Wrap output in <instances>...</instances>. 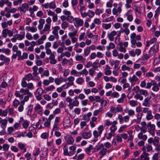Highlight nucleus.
Instances as JSON below:
<instances>
[{
    "label": "nucleus",
    "mask_w": 160,
    "mask_h": 160,
    "mask_svg": "<svg viewBox=\"0 0 160 160\" xmlns=\"http://www.w3.org/2000/svg\"><path fill=\"white\" fill-rule=\"evenodd\" d=\"M20 92L21 93H23L24 95H27L24 97L23 100L21 101V104H24L25 102L28 101L29 99V98L32 96V94L28 89H24L22 88L20 89Z\"/></svg>",
    "instance_id": "f257e3e1"
},
{
    "label": "nucleus",
    "mask_w": 160,
    "mask_h": 160,
    "mask_svg": "<svg viewBox=\"0 0 160 160\" xmlns=\"http://www.w3.org/2000/svg\"><path fill=\"white\" fill-rule=\"evenodd\" d=\"M66 101L69 103L68 106L70 109H72L74 106L77 107L79 105V102L78 100L73 101L69 97H68L66 98Z\"/></svg>",
    "instance_id": "f03ea898"
},
{
    "label": "nucleus",
    "mask_w": 160,
    "mask_h": 160,
    "mask_svg": "<svg viewBox=\"0 0 160 160\" xmlns=\"http://www.w3.org/2000/svg\"><path fill=\"white\" fill-rule=\"evenodd\" d=\"M76 149V147L74 146L69 147V150L67 148H65L64 149V154L65 156H71L75 154Z\"/></svg>",
    "instance_id": "7ed1b4c3"
},
{
    "label": "nucleus",
    "mask_w": 160,
    "mask_h": 160,
    "mask_svg": "<svg viewBox=\"0 0 160 160\" xmlns=\"http://www.w3.org/2000/svg\"><path fill=\"white\" fill-rule=\"evenodd\" d=\"M123 111V108L120 105H118L116 107L113 106H111L110 109V111L114 113H116L118 112H122Z\"/></svg>",
    "instance_id": "20e7f679"
},
{
    "label": "nucleus",
    "mask_w": 160,
    "mask_h": 160,
    "mask_svg": "<svg viewBox=\"0 0 160 160\" xmlns=\"http://www.w3.org/2000/svg\"><path fill=\"white\" fill-rule=\"evenodd\" d=\"M42 6L46 9H54L56 7V5L55 1L51 2L50 3L47 2L42 5Z\"/></svg>",
    "instance_id": "39448f33"
},
{
    "label": "nucleus",
    "mask_w": 160,
    "mask_h": 160,
    "mask_svg": "<svg viewBox=\"0 0 160 160\" xmlns=\"http://www.w3.org/2000/svg\"><path fill=\"white\" fill-rule=\"evenodd\" d=\"M84 23L83 21L79 18H74V24L76 28H79L82 26Z\"/></svg>",
    "instance_id": "423d86ee"
},
{
    "label": "nucleus",
    "mask_w": 160,
    "mask_h": 160,
    "mask_svg": "<svg viewBox=\"0 0 160 160\" xmlns=\"http://www.w3.org/2000/svg\"><path fill=\"white\" fill-rule=\"evenodd\" d=\"M2 35L3 38H6L8 35L9 37H11L13 35V33L11 30L8 29H4L2 32Z\"/></svg>",
    "instance_id": "0eeeda50"
},
{
    "label": "nucleus",
    "mask_w": 160,
    "mask_h": 160,
    "mask_svg": "<svg viewBox=\"0 0 160 160\" xmlns=\"http://www.w3.org/2000/svg\"><path fill=\"white\" fill-rule=\"evenodd\" d=\"M28 4L26 3L23 4L22 6L19 7L18 9L19 10L21 14H24L26 11V10L28 9Z\"/></svg>",
    "instance_id": "6e6552de"
},
{
    "label": "nucleus",
    "mask_w": 160,
    "mask_h": 160,
    "mask_svg": "<svg viewBox=\"0 0 160 160\" xmlns=\"http://www.w3.org/2000/svg\"><path fill=\"white\" fill-rule=\"evenodd\" d=\"M155 51V49L150 48L148 53H146L143 56V59L146 60H147L150 57L153 56L155 54L154 52Z\"/></svg>",
    "instance_id": "1a4fd4ad"
},
{
    "label": "nucleus",
    "mask_w": 160,
    "mask_h": 160,
    "mask_svg": "<svg viewBox=\"0 0 160 160\" xmlns=\"http://www.w3.org/2000/svg\"><path fill=\"white\" fill-rule=\"evenodd\" d=\"M34 111L40 115H42L43 112V108L40 104H37L34 108Z\"/></svg>",
    "instance_id": "9d476101"
},
{
    "label": "nucleus",
    "mask_w": 160,
    "mask_h": 160,
    "mask_svg": "<svg viewBox=\"0 0 160 160\" xmlns=\"http://www.w3.org/2000/svg\"><path fill=\"white\" fill-rule=\"evenodd\" d=\"M51 26L45 24L42 29L40 30V33L41 34H43L45 33H48L50 31Z\"/></svg>",
    "instance_id": "9b49d317"
},
{
    "label": "nucleus",
    "mask_w": 160,
    "mask_h": 160,
    "mask_svg": "<svg viewBox=\"0 0 160 160\" xmlns=\"http://www.w3.org/2000/svg\"><path fill=\"white\" fill-rule=\"evenodd\" d=\"M43 90L41 88H38L37 89V91L35 92V95L37 100L38 101H40L42 99L41 96L42 94Z\"/></svg>",
    "instance_id": "f8f14e48"
},
{
    "label": "nucleus",
    "mask_w": 160,
    "mask_h": 160,
    "mask_svg": "<svg viewBox=\"0 0 160 160\" xmlns=\"http://www.w3.org/2000/svg\"><path fill=\"white\" fill-rule=\"evenodd\" d=\"M138 80V78L135 75H133L132 76L129 77L128 78L129 82L133 85H135Z\"/></svg>",
    "instance_id": "ddd939ff"
},
{
    "label": "nucleus",
    "mask_w": 160,
    "mask_h": 160,
    "mask_svg": "<svg viewBox=\"0 0 160 160\" xmlns=\"http://www.w3.org/2000/svg\"><path fill=\"white\" fill-rule=\"evenodd\" d=\"M117 34V32L115 31H113L110 33H108L107 35L108 39L111 41H113L114 40V37Z\"/></svg>",
    "instance_id": "4468645a"
},
{
    "label": "nucleus",
    "mask_w": 160,
    "mask_h": 160,
    "mask_svg": "<svg viewBox=\"0 0 160 160\" xmlns=\"http://www.w3.org/2000/svg\"><path fill=\"white\" fill-rule=\"evenodd\" d=\"M67 79L68 82L66 83L67 87H66V88H68L70 86L73 85V81L75 80V78L73 76H70Z\"/></svg>",
    "instance_id": "2eb2a0df"
},
{
    "label": "nucleus",
    "mask_w": 160,
    "mask_h": 160,
    "mask_svg": "<svg viewBox=\"0 0 160 160\" xmlns=\"http://www.w3.org/2000/svg\"><path fill=\"white\" fill-rule=\"evenodd\" d=\"M54 78L52 77H50L48 79H45L43 81V84L45 86H47L49 85L50 83H52L54 82Z\"/></svg>",
    "instance_id": "dca6fc26"
},
{
    "label": "nucleus",
    "mask_w": 160,
    "mask_h": 160,
    "mask_svg": "<svg viewBox=\"0 0 160 160\" xmlns=\"http://www.w3.org/2000/svg\"><path fill=\"white\" fill-rule=\"evenodd\" d=\"M117 123L116 121H114L112 124V126L110 128V132L114 134H115V132L117 129V127L116 126Z\"/></svg>",
    "instance_id": "f3484780"
},
{
    "label": "nucleus",
    "mask_w": 160,
    "mask_h": 160,
    "mask_svg": "<svg viewBox=\"0 0 160 160\" xmlns=\"http://www.w3.org/2000/svg\"><path fill=\"white\" fill-rule=\"evenodd\" d=\"M54 81L56 85H58L62 82L66 81V80L63 77H60L59 78H55Z\"/></svg>",
    "instance_id": "a211bd4d"
},
{
    "label": "nucleus",
    "mask_w": 160,
    "mask_h": 160,
    "mask_svg": "<svg viewBox=\"0 0 160 160\" xmlns=\"http://www.w3.org/2000/svg\"><path fill=\"white\" fill-rule=\"evenodd\" d=\"M63 123L64 125H66L67 127H70L71 125V121L70 118L68 117H65L63 119Z\"/></svg>",
    "instance_id": "6ab92c4d"
},
{
    "label": "nucleus",
    "mask_w": 160,
    "mask_h": 160,
    "mask_svg": "<svg viewBox=\"0 0 160 160\" xmlns=\"http://www.w3.org/2000/svg\"><path fill=\"white\" fill-rule=\"evenodd\" d=\"M124 112L125 113L128 114L129 117H133L135 114V112L134 110L132 109L127 108L124 110Z\"/></svg>",
    "instance_id": "aec40b11"
},
{
    "label": "nucleus",
    "mask_w": 160,
    "mask_h": 160,
    "mask_svg": "<svg viewBox=\"0 0 160 160\" xmlns=\"http://www.w3.org/2000/svg\"><path fill=\"white\" fill-rule=\"evenodd\" d=\"M132 12V10H128L126 14V16H127V19L129 22H132L133 19V16L131 14Z\"/></svg>",
    "instance_id": "412c9836"
},
{
    "label": "nucleus",
    "mask_w": 160,
    "mask_h": 160,
    "mask_svg": "<svg viewBox=\"0 0 160 160\" xmlns=\"http://www.w3.org/2000/svg\"><path fill=\"white\" fill-rule=\"evenodd\" d=\"M109 152V150H108L106 148H103L99 152V154L100 155V158H102L103 156L106 155L107 152Z\"/></svg>",
    "instance_id": "4be33fe9"
},
{
    "label": "nucleus",
    "mask_w": 160,
    "mask_h": 160,
    "mask_svg": "<svg viewBox=\"0 0 160 160\" xmlns=\"http://www.w3.org/2000/svg\"><path fill=\"white\" fill-rule=\"evenodd\" d=\"M111 68L108 65H107L104 68V73L106 75H110L112 73V71L110 70Z\"/></svg>",
    "instance_id": "5701e85b"
},
{
    "label": "nucleus",
    "mask_w": 160,
    "mask_h": 160,
    "mask_svg": "<svg viewBox=\"0 0 160 160\" xmlns=\"http://www.w3.org/2000/svg\"><path fill=\"white\" fill-rule=\"evenodd\" d=\"M152 89L154 92H158L159 90V87L158 84L155 81H153L152 83Z\"/></svg>",
    "instance_id": "b1692460"
},
{
    "label": "nucleus",
    "mask_w": 160,
    "mask_h": 160,
    "mask_svg": "<svg viewBox=\"0 0 160 160\" xmlns=\"http://www.w3.org/2000/svg\"><path fill=\"white\" fill-rule=\"evenodd\" d=\"M0 60L4 61V63H5L7 64H8L10 62V59L6 57L3 54L0 55Z\"/></svg>",
    "instance_id": "393cba45"
},
{
    "label": "nucleus",
    "mask_w": 160,
    "mask_h": 160,
    "mask_svg": "<svg viewBox=\"0 0 160 160\" xmlns=\"http://www.w3.org/2000/svg\"><path fill=\"white\" fill-rule=\"evenodd\" d=\"M49 59L50 60V63L55 64L57 63V61L55 59V56L54 54H52L51 55H50Z\"/></svg>",
    "instance_id": "a878e982"
},
{
    "label": "nucleus",
    "mask_w": 160,
    "mask_h": 160,
    "mask_svg": "<svg viewBox=\"0 0 160 160\" xmlns=\"http://www.w3.org/2000/svg\"><path fill=\"white\" fill-rule=\"evenodd\" d=\"M126 98V95L125 93H122L121 94L120 98L118 99L117 101L118 103H123L124 102V99Z\"/></svg>",
    "instance_id": "bb28decb"
},
{
    "label": "nucleus",
    "mask_w": 160,
    "mask_h": 160,
    "mask_svg": "<svg viewBox=\"0 0 160 160\" xmlns=\"http://www.w3.org/2000/svg\"><path fill=\"white\" fill-rule=\"evenodd\" d=\"M45 21L44 19L41 18L39 21V24L38 26V28L39 30H41L43 28V25L45 23Z\"/></svg>",
    "instance_id": "cd10ccee"
},
{
    "label": "nucleus",
    "mask_w": 160,
    "mask_h": 160,
    "mask_svg": "<svg viewBox=\"0 0 160 160\" xmlns=\"http://www.w3.org/2000/svg\"><path fill=\"white\" fill-rule=\"evenodd\" d=\"M138 138L140 139H142L143 141H146L147 139V136L146 135H143V132H140L138 135Z\"/></svg>",
    "instance_id": "c85d7f7f"
},
{
    "label": "nucleus",
    "mask_w": 160,
    "mask_h": 160,
    "mask_svg": "<svg viewBox=\"0 0 160 160\" xmlns=\"http://www.w3.org/2000/svg\"><path fill=\"white\" fill-rule=\"evenodd\" d=\"M119 46V49L121 52L125 53L126 52V50L125 47L123 46V42H120L118 44Z\"/></svg>",
    "instance_id": "c756f323"
},
{
    "label": "nucleus",
    "mask_w": 160,
    "mask_h": 160,
    "mask_svg": "<svg viewBox=\"0 0 160 160\" xmlns=\"http://www.w3.org/2000/svg\"><path fill=\"white\" fill-rule=\"evenodd\" d=\"M130 125H122L118 129V132L119 133L122 132L127 127L130 126Z\"/></svg>",
    "instance_id": "7c9ffc66"
},
{
    "label": "nucleus",
    "mask_w": 160,
    "mask_h": 160,
    "mask_svg": "<svg viewBox=\"0 0 160 160\" xmlns=\"http://www.w3.org/2000/svg\"><path fill=\"white\" fill-rule=\"evenodd\" d=\"M82 137L86 139H88L92 136L91 134L89 132H84L82 134Z\"/></svg>",
    "instance_id": "2f4dec72"
},
{
    "label": "nucleus",
    "mask_w": 160,
    "mask_h": 160,
    "mask_svg": "<svg viewBox=\"0 0 160 160\" xmlns=\"http://www.w3.org/2000/svg\"><path fill=\"white\" fill-rule=\"evenodd\" d=\"M148 155V153L144 152L141 156V159L142 160H149V158L147 157Z\"/></svg>",
    "instance_id": "473e14b6"
},
{
    "label": "nucleus",
    "mask_w": 160,
    "mask_h": 160,
    "mask_svg": "<svg viewBox=\"0 0 160 160\" xmlns=\"http://www.w3.org/2000/svg\"><path fill=\"white\" fill-rule=\"evenodd\" d=\"M129 102L130 105L132 107H135L138 104V101L135 100H130Z\"/></svg>",
    "instance_id": "72a5a7b5"
},
{
    "label": "nucleus",
    "mask_w": 160,
    "mask_h": 160,
    "mask_svg": "<svg viewBox=\"0 0 160 160\" xmlns=\"http://www.w3.org/2000/svg\"><path fill=\"white\" fill-rule=\"evenodd\" d=\"M134 98L137 100L142 101L143 100V97L139 93H137L134 96Z\"/></svg>",
    "instance_id": "f704fd0d"
},
{
    "label": "nucleus",
    "mask_w": 160,
    "mask_h": 160,
    "mask_svg": "<svg viewBox=\"0 0 160 160\" xmlns=\"http://www.w3.org/2000/svg\"><path fill=\"white\" fill-rule=\"evenodd\" d=\"M25 32H22L21 34H18L16 36V38L17 40H21L23 39L25 37Z\"/></svg>",
    "instance_id": "c9c22d12"
},
{
    "label": "nucleus",
    "mask_w": 160,
    "mask_h": 160,
    "mask_svg": "<svg viewBox=\"0 0 160 160\" xmlns=\"http://www.w3.org/2000/svg\"><path fill=\"white\" fill-rule=\"evenodd\" d=\"M139 93H140L142 96L146 97L148 94V92L147 90L144 89H141L139 92Z\"/></svg>",
    "instance_id": "e433bc0d"
},
{
    "label": "nucleus",
    "mask_w": 160,
    "mask_h": 160,
    "mask_svg": "<svg viewBox=\"0 0 160 160\" xmlns=\"http://www.w3.org/2000/svg\"><path fill=\"white\" fill-rule=\"evenodd\" d=\"M150 102L148 99L145 98L142 103V105L144 107H149L150 106Z\"/></svg>",
    "instance_id": "4c0bfd02"
},
{
    "label": "nucleus",
    "mask_w": 160,
    "mask_h": 160,
    "mask_svg": "<svg viewBox=\"0 0 160 160\" xmlns=\"http://www.w3.org/2000/svg\"><path fill=\"white\" fill-rule=\"evenodd\" d=\"M92 149L93 146L92 145H89V147L85 149V151L87 154H90L91 153V150Z\"/></svg>",
    "instance_id": "58836bf2"
},
{
    "label": "nucleus",
    "mask_w": 160,
    "mask_h": 160,
    "mask_svg": "<svg viewBox=\"0 0 160 160\" xmlns=\"http://www.w3.org/2000/svg\"><path fill=\"white\" fill-rule=\"evenodd\" d=\"M152 112L151 110L146 113V118L148 120H150L152 119L153 117V116L152 115Z\"/></svg>",
    "instance_id": "ea45409f"
},
{
    "label": "nucleus",
    "mask_w": 160,
    "mask_h": 160,
    "mask_svg": "<svg viewBox=\"0 0 160 160\" xmlns=\"http://www.w3.org/2000/svg\"><path fill=\"white\" fill-rule=\"evenodd\" d=\"M159 138L158 136H155L154 138L153 144L154 146H156L159 144Z\"/></svg>",
    "instance_id": "a19ab883"
},
{
    "label": "nucleus",
    "mask_w": 160,
    "mask_h": 160,
    "mask_svg": "<svg viewBox=\"0 0 160 160\" xmlns=\"http://www.w3.org/2000/svg\"><path fill=\"white\" fill-rule=\"evenodd\" d=\"M115 47V45L112 42L109 43V46L106 47V49L107 50H110L111 49H113Z\"/></svg>",
    "instance_id": "79ce46f5"
},
{
    "label": "nucleus",
    "mask_w": 160,
    "mask_h": 160,
    "mask_svg": "<svg viewBox=\"0 0 160 160\" xmlns=\"http://www.w3.org/2000/svg\"><path fill=\"white\" fill-rule=\"evenodd\" d=\"M76 82L78 84L82 85L84 82V80L82 78L80 77L77 79Z\"/></svg>",
    "instance_id": "37998d69"
},
{
    "label": "nucleus",
    "mask_w": 160,
    "mask_h": 160,
    "mask_svg": "<svg viewBox=\"0 0 160 160\" xmlns=\"http://www.w3.org/2000/svg\"><path fill=\"white\" fill-rule=\"evenodd\" d=\"M90 52V48L88 47H86L84 50V55L87 56L89 55Z\"/></svg>",
    "instance_id": "c03bdc74"
},
{
    "label": "nucleus",
    "mask_w": 160,
    "mask_h": 160,
    "mask_svg": "<svg viewBox=\"0 0 160 160\" xmlns=\"http://www.w3.org/2000/svg\"><path fill=\"white\" fill-rule=\"evenodd\" d=\"M25 79L29 81L30 80L33 79V77L31 73H29L25 75Z\"/></svg>",
    "instance_id": "a18cd8bd"
},
{
    "label": "nucleus",
    "mask_w": 160,
    "mask_h": 160,
    "mask_svg": "<svg viewBox=\"0 0 160 160\" xmlns=\"http://www.w3.org/2000/svg\"><path fill=\"white\" fill-rule=\"evenodd\" d=\"M55 89V87L53 85H51L46 87L45 88V90L47 92L51 91Z\"/></svg>",
    "instance_id": "49530a36"
},
{
    "label": "nucleus",
    "mask_w": 160,
    "mask_h": 160,
    "mask_svg": "<svg viewBox=\"0 0 160 160\" xmlns=\"http://www.w3.org/2000/svg\"><path fill=\"white\" fill-rule=\"evenodd\" d=\"M2 123L1 126L4 129L6 127V126L8 123V121L6 119H2Z\"/></svg>",
    "instance_id": "de8ad7c7"
},
{
    "label": "nucleus",
    "mask_w": 160,
    "mask_h": 160,
    "mask_svg": "<svg viewBox=\"0 0 160 160\" xmlns=\"http://www.w3.org/2000/svg\"><path fill=\"white\" fill-rule=\"evenodd\" d=\"M121 69L122 71H127L129 72L131 68L127 66L126 65H123L121 67Z\"/></svg>",
    "instance_id": "09e8293b"
},
{
    "label": "nucleus",
    "mask_w": 160,
    "mask_h": 160,
    "mask_svg": "<svg viewBox=\"0 0 160 160\" xmlns=\"http://www.w3.org/2000/svg\"><path fill=\"white\" fill-rule=\"evenodd\" d=\"M120 63V61L118 60H116L115 62L114 63V68L115 70H118L120 68L118 67L119 64Z\"/></svg>",
    "instance_id": "8fccbe9b"
},
{
    "label": "nucleus",
    "mask_w": 160,
    "mask_h": 160,
    "mask_svg": "<svg viewBox=\"0 0 160 160\" xmlns=\"http://www.w3.org/2000/svg\"><path fill=\"white\" fill-rule=\"evenodd\" d=\"M6 4L8 7L5 8V10L6 11L8 12L11 8V6H12V3L11 2L8 1L6 3Z\"/></svg>",
    "instance_id": "3c124183"
},
{
    "label": "nucleus",
    "mask_w": 160,
    "mask_h": 160,
    "mask_svg": "<svg viewBox=\"0 0 160 160\" xmlns=\"http://www.w3.org/2000/svg\"><path fill=\"white\" fill-rule=\"evenodd\" d=\"M23 128L25 129L27 128L29 125V122L27 120H24L22 123Z\"/></svg>",
    "instance_id": "603ef678"
},
{
    "label": "nucleus",
    "mask_w": 160,
    "mask_h": 160,
    "mask_svg": "<svg viewBox=\"0 0 160 160\" xmlns=\"http://www.w3.org/2000/svg\"><path fill=\"white\" fill-rule=\"evenodd\" d=\"M142 115L141 113H139L137 116V118L136 119H135V120L136 122L138 123H139L141 120L142 118Z\"/></svg>",
    "instance_id": "864d4df0"
},
{
    "label": "nucleus",
    "mask_w": 160,
    "mask_h": 160,
    "mask_svg": "<svg viewBox=\"0 0 160 160\" xmlns=\"http://www.w3.org/2000/svg\"><path fill=\"white\" fill-rule=\"evenodd\" d=\"M77 30H74L73 32H69L68 34L69 37L70 38L75 37L77 33Z\"/></svg>",
    "instance_id": "5fc2aeb1"
},
{
    "label": "nucleus",
    "mask_w": 160,
    "mask_h": 160,
    "mask_svg": "<svg viewBox=\"0 0 160 160\" xmlns=\"http://www.w3.org/2000/svg\"><path fill=\"white\" fill-rule=\"evenodd\" d=\"M116 139L118 143L121 142H122V140L120 134H117L116 136Z\"/></svg>",
    "instance_id": "6e6d98bb"
},
{
    "label": "nucleus",
    "mask_w": 160,
    "mask_h": 160,
    "mask_svg": "<svg viewBox=\"0 0 160 160\" xmlns=\"http://www.w3.org/2000/svg\"><path fill=\"white\" fill-rule=\"evenodd\" d=\"M32 69L33 71V75L34 76H36L38 74V67L37 66H35L33 67Z\"/></svg>",
    "instance_id": "4d7b16f0"
},
{
    "label": "nucleus",
    "mask_w": 160,
    "mask_h": 160,
    "mask_svg": "<svg viewBox=\"0 0 160 160\" xmlns=\"http://www.w3.org/2000/svg\"><path fill=\"white\" fill-rule=\"evenodd\" d=\"M67 20L70 23H72L73 22H74V18L72 16L70 15L67 16Z\"/></svg>",
    "instance_id": "13d9d810"
},
{
    "label": "nucleus",
    "mask_w": 160,
    "mask_h": 160,
    "mask_svg": "<svg viewBox=\"0 0 160 160\" xmlns=\"http://www.w3.org/2000/svg\"><path fill=\"white\" fill-rule=\"evenodd\" d=\"M74 142V139L71 136H69L68 138L67 142L69 144H72Z\"/></svg>",
    "instance_id": "bf43d9fd"
},
{
    "label": "nucleus",
    "mask_w": 160,
    "mask_h": 160,
    "mask_svg": "<svg viewBox=\"0 0 160 160\" xmlns=\"http://www.w3.org/2000/svg\"><path fill=\"white\" fill-rule=\"evenodd\" d=\"M10 50L8 48H2V52L5 53L8 55H10Z\"/></svg>",
    "instance_id": "052dcab7"
},
{
    "label": "nucleus",
    "mask_w": 160,
    "mask_h": 160,
    "mask_svg": "<svg viewBox=\"0 0 160 160\" xmlns=\"http://www.w3.org/2000/svg\"><path fill=\"white\" fill-rule=\"evenodd\" d=\"M118 118L119 120V123L121 124H122L124 122L123 117L122 115L119 114L118 115Z\"/></svg>",
    "instance_id": "680f3d73"
},
{
    "label": "nucleus",
    "mask_w": 160,
    "mask_h": 160,
    "mask_svg": "<svg viewBox=\"0 0 160 160\" xmlns=\"http://www.w3.org/2000/svg\"><path fill=\"white\" fill-rule=\"evenodd\" d=\"M20 92L18 91H16L15 95L17 97H18L20 99H22L23 97V95L22 94H21L20 93Z\"/></svg>",
    "instance_id": "e2e57ef3"
},
{
    "label": "nucleus",
    "mask_w": 160,
    "mask_h": 160,
    "mask_svg": "<svg viewBox=\"0 0 160 160\" xmlns=\"http://www.w3.org/2000/svg\"><path fill=\"white\" fill-rule=\"evenodd\" d=\"M119 96V94L118 92L114 91L112 93V98H118Z\"/></svg>",
    "instance_id": "0e129e2a"
},
{
    "label": "nucleus",
    "mask_w": 160,
    "mask_h": 160,
    "mask_svg": "<svg viewBox=\"0 0 160 160\" xmlns=\"http://www.w3.org/2000/svg\"><path fill=\"white\" fill-rule=\"evenodd\" d=\"M75 58L76 60L77 61H80L84 59L82 55L78 54L76 55Z\"/></svg>",
    "instance_id": "69168bd1"
},
{
    "label": "nucleus",
    "mask_w": 160,
    "mask_h": 160,
    "mask_svg": "<svg viewBox=\"0 0 160 160\" xmlns=\"http://www.w3.org/2000/svg\"><path fill=\"white\" fill-rule=\"evenodd\" d=\"M102 111V108H100L99 109L95 110L93 112L94 116H96L98 115L100 112Z\"/></svg>",
    "instance_id": "338daca9"
},
{
    "label": "nucleus",
    "mask_w": 160,
    "mask_h": 160,
    "mask_svg": "<svg viewBox=\"0 0 160 160\" xmlns=\"http://www.w3.org/2000/svg\"><path fill=\"white\" fill-rule=\"evenodd\" d=\"M88 73V71L86 68L84 69L83 70L80 72V75H84L85 76H87Z\"/></svg>",
    "instance_id": "774afa93"
}]
</instances>
